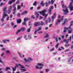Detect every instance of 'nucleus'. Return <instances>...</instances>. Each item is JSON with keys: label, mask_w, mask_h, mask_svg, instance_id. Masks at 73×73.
I'll return each instance as SVG.
<instances>
[{"label": "nucleus", "mask_w": 73, "mask_h": 73, "mask_svg": "<svg viewBox=\"0 0 73 73\" xmlns=\"http://www.w3.org/2000/svg\"><path fill=\"white\" fill-rule=\"evenodd\" d=\"M70 25L69 26V27H71L72 26H73V21H71L70 22Z\"/></svg>", "instance_id": "nucleus-15"}, {"label": "nucleus", "mask_w": 73, "mask_h": 73, "mask_svg": "<svg viewBox=\"0 0 73 73\" xmlns=\"http://www.w3.org/2000/svg\"><path fill=\"white\" fill-rule=\"evenodd\" d=\"M69 51V49H66L65 50V52H68V51Z\"/></svg>", "instance_id": "nucleus-56"}, {"label": "nucleus", "mask_w": 73, "mask_h": 73, "mask_svg": "<svg viewBox=\"0 0 73 73\" xmlns=\"http://www.w3.org/2000/svg\"><path fill=\"white\" fill-rule=\"evenodd\" d=\"M15 1H16V0H12L8 2V4L11 5L12 4V3L15 2Z\"/></svg>", "instance_id": "nucleus-12"}, {"label": "nucleus", "mask_w": 73, "mask_h": 73, "mask_svg": "<svg viewBox=\"0 0 73 73\" xmlns=\"http://www.w3.org/2000/svg\"><path fill=\"white\" fill-rule=\"evenodd\" d=\"M32 25V23H31V21H29V26H31Z\"/></svg>", "instance_id": "nucleus-44"}, {"label": "nucleus", "mask_w": 73, "mask_h": 73, "mask_svg": "<svg viewBox=\"0 0 73 73\" xmlns=\"http://www.w3.org/2000/svg\"><path fill=\"white\" fill-rule=\"evenodd\" d=\"M34 25L35 27H37V26H38V25H40V23L39 22L35 23L34 24Z\"/></svg>", "instance_id": "nucleus-10"}, {"label": "nucleus", "mask_w": 73, "mask_h": 73, "mask_svg": "<svg viewBox=\"0 0 73 73\" xmlns=\"http://www.w3.org/2000/svg\"><path fill=\"white\" fill-rule=\"evenodd\" d=\"M24 38H25V39L26 40H28V38H27V35H25L24 36Z\"/></svg>", "instance_id": "nucleus-35"}, {"label": "nucleus", "mask_w": 73, "mask_h": 73, "mask_svg": "<svg viewBox=\"0 0 73 73\" xmlns=\"http://www.w3.org/2000/svg\"><path fill=\"white\" fill-rule=\"evenodd\" d=\"M38 33L39 34H41V33H43V31H40L39 32H38Z\"/></svg>", "instance_id": "nucleus-47"}, {"label": "nucleus", "mask_w": 73, "mask_h": 73, "mask_svg": "<svg viewBox=\"0 0 73 73\" xmlns=\"http://www.w3.org/2000/svg\"><path fill=\"white\" fill-rule=\"evenodd\" d=\"M54 50V48H52L51 50H50V51H53Z\"/></svg>", "instance_id": "nucleus-48"}, {"label": "nucleus", "mask_w": 73, "mask_h": 73, "mask_svg": "<svg viewBox=\"0 0 73 73\" xmlns=\"http://www.w3.org/2000/svg\"><path fill=\"white\" fill-rule=\"evenodd\" d=\"M0 63H3V62L1 60V57H0Z\"/></svg>", "instance_id": "nucleus-54"}, {"label": "nucleus", "mask_w": 73, "mask_h": 73, "mask_svg": "<svg viewBox=\"0 0 73 73\" xmlns=\"http://www.w3.org/2000/svg\"><path fill=\"white\" fill-rule=\"evenodd\" d=\"M40 4L43 6H44L45 5V4H44V3H43V1H42L41 2Z\"/></svg>", "instance_id": "nucleus-31"}, {"label": "nucleus", "mask_w": 73, "mask_h": 73, "mask_svg": "<svg viewBox=\"0 0 73 73\" xmlns=\"http://www.w3.org/2000/svg\"><path fill=\"white\" fill-rule=\"evenodd\" d=\"M48 23V20L45 21L44 23V24H45V25L46 24H47Z\"/></svg>", "instance_id": "nucleus-45"}, {"label": "nucleus", "mask_w": 73, "mask_h": 73, "mask_svg": "<svg viewBox=\"0 0 73 73\" xmlns=\"http://www.w3.org/2000/svg\"><path fill=\"white\" fill-rule=\"evenodd\" d=\"M38 16H39V14L37 12L36 13V18H38Z\"/></svg>", "instance_id": "nucleus-22"}, {"label": "nucleus", "mask_w": 73, "mask_h": 73, "mask_svg": "<svg viewBox=\"0 0 73 73\" xmlns=\"http://www.w3.org/2000/svg\"><path fill=\"white\" fill-rule=\"evenodd\" d=\"M12 9V7L11 6H10V8L9 9V10H11V9Z\"/></svg>", "instance_id": "nucleus-60"}, {"label": "nucleus", "mask_w": 73, "mask_h": 73, "mask_svg": "<svg viewBox=\"0 0 73 73\" xmlns=\"http://www.w3.org/2000/svg\"><path fill=\"white\" fill-rule=\"evenodd\" d=\"M16 10V7H15L14 8L13 11H15Z\"/></svg>", "instance_id": "nucleus-61"}, {"label": "nucleus", "mask_w": 73, "mask_h": 73, "mask_svg": "<svg viewBox=\"0 0 73 73\" xmlns=\"http://www.w3.org/2000/svg\"><path fill=\"white\" fill-rule=\"evenodd\" d=\"M19 56L21 57H24V55H20Z\"/></svg>", "instance_id": "nucleus-62"}, {"label": "nucleus", "mask_w": 73, "mask_h": 73, "mask_svg": "<svg viewBox=\"0 0 73 73\" xmlns=\"http://www.w3.org/2000/svg\"><path fill=\"white\" fill-rule=\"evenodd\" d=\"M61 3L62 4V7L63 9L62 10L64 13V15H66L69 13V11H68V9L67 8H66L65 9H64L65 8H66V5H64V3L63 2V1H61Z\"/></svg>", "instance_id": "nucleus-1"}, {"label": "nucleus", "mask_w": 73, "mask_h": 73, "mask_svg": "<svg viewBox=\"0 0 73 73\" xmlns=\"http://www.w3.org/2000/svg\"><path fill=\"white\" fill-rule=\"evenodd\" d=\"M61 37H62V39H63V38H64V35H62L61 36Z\"/></svg>", "instance_id": "nucleus-63"}, {"label": "nucleus", "mask_w": 73, "mask_h": 73, "mask_svg": "<svg viewBox=\"0 0 73 73\" xmlns=\"http://www.w3.org/2000/svg\"><path fill=\"white\" fill-rule=\"evenodd\" d=\"M28 37L29 38H32V34H29V36H28Z\"/></svg>", "instance_id": "nucleus-29"}, {"label": "nucleus", "mask_w": 73, "mask_h": 73, "mask_svg": "<svg viewBox=\"0 0 73 73\" xmlns=\"http://www.w3.org/2000/svg\"><path fill=\"white\" fill-rule=\"evenodd\" d=\"M17 16L18 17H20V13H19L17 14Z\"/></svg>", "instance_id": "nucleus-58"}, {"label": "nucleus", "mask_w": 73, "mask_h": 73, "mask_svg": "<svg viewBox=\"0 0 73 73\" xmlns=\"http://www.w3.org/2000/svg\"><path fill=\"white\" fill-rule=\"evenodd\" d=\"M58 61H60V57L58 58Z\"/></svg>", "instance_id": "nucleus-64"}, {"label": "nucleus", "mask_w": 73, "mask_h": 73, "mask_svg": "<svg viewBox=\"0 0 73 73\" xmlns=\"http://www.w3.org/2000/svg\"><path fill=\"white\" fill-rule=\"evenodd\" d=\"M28 18H25L24 19V21L26 22V21H28Z\"/></svg>", "instance_id": "nucleus-25"}, {"label": "nucleus", "mask_w": 73, "mask_h": 73, "mask_svg": "<svg viewBox=\"0 0 73 73\" xmlns=\"http://www.w3.org/2000/svg\"><path fill=\"white\" fill-rule=\"evenodd\" d=\"M11 13V10H9L8 11H7V13L8 14H9Z\"/></svg>", "instance_id": "nucleus-49"}, {"label": "nucleus", "mask_w": 73, "mask_h": 73, "mask_svg": "<svg viewBox=\"0 0 73 73\" xmlns=\"http://www.w3.org/2000/svg\"><path fill=\"white\" fill-rule=\"evenodd\" d=\"M63 17H64V16H62V18L60 19H58L57 20V22H56L55 24L56 25H57V24H58V23H60V22L62 21L63 20Z\"/></svg>", "instance_id": "nucleus-4"}, {"label": "nucleus", "mask_w": 73, "mask_h": 73, "mask_svg": "<svg viewBox=\"0 0 73 73\" xmlns=\"http://www.w3.org/2000/svg\"><path fill=\"white\" fill-rule=\"evenodd\" d=\"M31 30V28H29V29L27 30V32H30V31Z\"/></svg>", "instance_id": "nucleus-53"}, {"label": "nucleus", "mask_w": 73, "mask_h": 73, "mask_svg": "<svg viewBox=\"0 0 73 73\" xmlns=\"http://www.w3.org/2000/svg\"><path fill=\"white\" fill-rule=\"evenodd\" d=\"M10 40L9 39H5L2 40V42L4 44H7V42H9Z\"/></svg>", "instance_id": "nucleus-7"}, {"label": "nucleus", "mask_w": 73, "mask_h": 73, "mask_svg": "<svg viewBox=\"0 0 73 73\" xmlns=\"http://www.w3.org/2000/svg\"><path fill=\"white\" fill-rule=\"evenodd\" d=\"M53 9V6H50L49 10V14H51V11H52V9Z\"/></svg>", "instance_id": "nucleus-8"}, {"label": "nucleus", "mask_w": 73, "mask_h": 73, "mask_svg": "<svg viewBox=\"0 0 73 73\" xmlns=\"http://www.w3.org/2000/svg\"><path fill=\"white\" fill-rule=\"evenodd\" d=\"M67 21H68V19H64V22L63 23V25H64L67 22Z\"/></svg>", "instance_id": "nucleus-13"}, {"label": "nucleus", "mask_w": 73, "mask_h": 73, "mask_svg": "<svg viewBox=\"0 0 73 73\" xmlns=\"http://www.w3.org/2000/svg\"><path fill=\"white\" fill-rule=\"evenodd\" d=\"M55 1V0H51V4L52 5H53L54 3V2Z\"/></svg>", "instance_id": "nucleus-20"}, {"label": "nucleus", "mask_w": 73, "mask_h": 73, "mask_svg": "<svg viewBox=\"0 0 73 73\" xmlns=\"http://www.w3.org/2000/svg\"><path fill=\"white\" fill-rule=\"evenodd\" d=\"M22 37H23V36H21V37L17 38V41H19V40H20L21 39V38H22Z\"/></svg>", "instance_id": "nucleus-27"}, {"label": "nucleus", "mask_w": 73, "mask_h": 73, "mask_svg": "<svg viewBox=\"0 0 73 73\" xmlns=\"http://www.w3.org/2000/svg\"><path fill=\"white\" fill-rule=\"evenodd\" d=\"M27 11H25L23 12L22 13V15H25V14H26L27 13Z\"/></svg>", "instance_id": "nucleus-33"}, {"label": "nucleus", "mask_w": 73, "mask_h": 73, "mask_svg": "<svg viewBox=\"0 0 73 73\" xmlns=\"http://www.w3.org/2000/svg\"><path fill=\"white\" fill-rule=\"evenodd\" d=\"M45 25V23H44L42 21H41V23H40V25Z\"/></svg>", "instance_id": "nucleus-14"}, {"label": "nucleus", "mask_w": 73, "mask_h": 73, "mask_svg": "<svg viewBox=\"0 0 73 73\" xmlns=\"http://www.w3.org/2000/svg\"><path fill=\"white\" fill-rule=\"evenodd\" d=\"M21 22V19H19L17 21V23L18 24L19 23H20Z\"/></svg>", "instance_id": "nucleus-17"}, {"label": "nucleus", "mask_w": 73, "mask_h": 73, "mask_svg": "<svg viewBox=\"0 0 73 73\" xmlns=\"http://www.w3.org/2000/svg\"><path fill=\"white\" fill-rule=\"evenodd\" d=\"M31 18H32V19H35V17H34V16L32 15L31 16Z\"/></svg>", "instance_id": "nucleus-52"}, {"label": "nucleus", "mask_w": 73, "mask_h": 73, "mask_svg": "<svg viewBox=\"0 0 73 73\" xmlns=\"http://www.w3.org/2000/svg\"><path fill=\"white\" fill-rule=\"evenodd\" d=\"M59 45V44L58 43H57V44L55 46V48H58V46Z\"/></svg>", "instance_id": "nucleus-42"}, {"label": "nucleus", "mask_w": 73, "mask_h": 73, "mask_svg": "<svg viewBox=\"0 0 73 73\" xmlns=\"http://www.w3.org/2000/svg\"><path fill=\"white\" fill-rule=\"evenodd\" d=\"M21 31H24L25 30V28L22 27L21 29Z\"/></svg>", "instance_id": "nucleus-30"}, {"label": "nucleus", "mask_w": 73, "mask_h": 73, "mask_svg": "<svg viewBox=\"0 0 73 73\" xmlns=\"http://www.w3.org/2000/svg\"><path fill=\"white\" fill-rule=\"evenodd\" d=\"M7 9V7H4L3 8L2 11H3L4 13H5Z\"/></svg>", "instance_id": "nucleus-11"}, {"label": "nucleus", "mask_w": 73, "mask_h": 73, "mask_svg": "<svg viewBox=\"0 0 73 73\" xmlns=\"http://www.w3.org/2000/svg\"><path fill=\"white\" fill-rule=\"evenodd\" d=\"M36 69H42V67H39L37 66H36Z\"/></svg>", "instance_id": "nucleus-23"}, {"label": "nucleus", "mask_w": 73, "mask_h": 73, "mask_svg": "<svg viewBox=\"0 0 73 73\" xmlns=\"http://www.w3.org/2000/svg\"><path fill=\"white\" fill-rule=\"evenodd\" d=\"M7 49L5 48H3L1 49V50H3V51H5V50H6Z\"/></svg>", "instance_id": "nucleus-43"}, {"label": "nucleus", "mask_w": 73, "mask_h": 73, "mask_svg": "<svg viewBox=\"0 0 73 73\" xmlns=\"http://www.w3.org/2000/svg\"><path fill=\"white\" fill-rule=\"evenodd\" d=\"M18 66H17V64H15V66L14 68H12V69L13 70V71L14 72V71H15L16 70V68Z\"/></svg>", "instance_id": "nucleus-9"}, {"label": "nucleus", "mask_w": 73, "mask_h": 73, "mask_svg": "<svg viewBox=\"0 0 73 73\" xmlns=\"http://www.w3.org/2000/svg\"><path fill=\"white\" fill-rule=\"evenodd\" d=\"M18 65L19 66H21V68H24V66L21 65L20 64H18Z\"/></svg>", "instance_id": "nucleus-19"}, {"label": "nucleus", "mask_w": 73, "mask_h": 73, "mask_svg": "<svg viewBox=\"0 0 73 73\" xmlns=\"http://www.w3.org/2000/svg\"><path fill=\"white\" fill-rule=\"evenodd\" d=\"M19 0H18V1H17L16 2V4H19Z\"/></svg>", "instance_id": "nucleus-55"}, {"label": "nucleus", "mask_w": 73, "mask_h": 73, "mask_svg": "<svg viewBox=\"0 0 73 73\" xmlns=\"http://www.w3.org/2000/svg\"><path fill=\"white\" fill-rule=\"evenodd\" d=\"M37 4V2L35 1L33 3V5H36Z\"/></svg>", "instance_id": "nucleus-39"}, {"label": "nucleus", "mask_w": 73, "mask_h": 73, "mask_svg": "<svg viewBox=\"0 0 73 73\" xmlns=\"http://www.w3.org/2000/svg\"><path fill=\"white\" fill-rule=\"evenodd\" d=\"M24 60L25 62H29L30 61H31L32 60V58H29L28 59L25 58Z\"/></svg>", "instance_id": "nucleus-6"}, {"label": "nucleus", "mask_w": 73, "mask_h": 73, "mask_svg": "<svg viewBox=\"0 0 73 73\" xmlns=\"http://www.w3.org/2000/svg\"><path fill=\"white\" fill-rule=\"evenodd\" d=\"M48 23H50L51 22V20H50V18L48 17V19L47 20Z\"/></svg>", "instance_id": "nucleus-34"}, {"label": "nucleus", "mask_w": 73, "mask_h": 73, "mask_svg": "<svg viewBox=\"0 0 73 73\" xmlns=\"http://www.w3.org/2000/svg\"><path fill=\"white\" fill-rule=\"evenodd\" d=\"M5 5V3L3 2H1L0 4V7H1L3 5Z\"/></svg>", "instance_id": "nucleus-21"}, {"label": "nucleus", "mask_w": 73, "mask_h": 73, "mask_svg": "<svg viewBox=\"0 0 73 73\" xmlns=\"http://www.w3.org/2000/svg\"><path fill=\"white\" fill-rule=\"evenodd\" d=\"M21 70H23V72H25V71H26V70L25 69H21Z\"/></svg>", "instance_id": "nucleus-51"}, {"label": "nucleus", "mask_w": 73, "mask_h": 73, "mask_svg": "<svg viewBox=\"0 0 73 73\" xmlns=\"http://www.w3.org/2000/svg\"><path fill=\"white\" fill-rule=\"evenodd\" d=\"M10 69L11 68L9 67H6L5 68V70H6V71H7V70H10Z\"/></svg>", "instance_id": "nucleus-24"}, {"label": "nucleus", "mask_w": 73, "mask_h": 73, "mask_svg": "<svg viewBox=\"0 0 73 73\" xmlns=\"http://www.w3.org/2000/svg\"><path fill=\"white\" fill-rule=\"evenodd\" d=\"M7 16L8 17V15L7 14L4 13L3 14V17H4L5 18V17Z\"/></svg>", "instance_id": "nucleus-16"}, {"label": "nucleus", "mask_w": 73, "mask_h": 73, "mask_svg": "<svg viewBox=\"0 0 73 73\" xmlns=\"http://www.w3.org/2000/svg\"><path fill=\"white\" fill-rule=\"evenodd\" d=\"M49 37V35L48 34H46V35L44 36L45 38H47V37Z\"/></svg>", "instance_id": "nucleus-46"}, {"label": "nucleus", "mask_w": 73, "mask_h": 73, "mask_svg": "<svg viewBox=\"0 0 73 73\" xmlns=\"http://www.w3.org/2000/svg\"><path fill=\"white\" fill-rule=\"evenodd\" d=\"M20 6L21 7H24V3L23 2H21V3Z\"/></svg>", "instance_id": "nucleus-32"}, {"label": "nucleus", "mask_w": 73, "mask_h": 73, "mask_svg": "<svg viewBox=\"0 0 73 73\" xmlns=\"http://www.w3.org/2000/svg\"><path fill=\"white\" fill-rule=\"evenodd\" d=\"M37 65L38 66H43V65L41 63H38Z\"/></svg>", "instance_id": "nucleus-28"}, {"label": "nucleus", "mask_w": 73, "mask_h": 73, "mask_svg": "<svg viewBox=\"0 0 73 73\" xmlns=\"http://www.w3.org/2000/svg\"><path fill=\"white\" fill-rule=\"evenodd\" d=\"M52 24H50L49 25V28H50L51 27H52Z\"/></svg>", "instance_id": "nucleus-57"}, {"label": "nucleus", "mask_w": 73, "mask_h": 73, "mask_svg": "<svg viewBox=\"0 0 73 73\" xmlns=\"http://www.w3.org/2000/svg\"><path fill=\"white\" fill-rule=\"evenodd\" d=\"M17 10H19V9H21V6L19 5H18L17 6Z\"/></svg>", "instance_id": "nucleus-18"}, {"label": "nucleus", "mask_w": 73, "mask_h": 73, "mask_svg": "<svg viewBox=\"0 0 73 73\" xmlns=\"http://www.w3.org/2000/svg\"><path fill=\"white\" fill-rule=\"evenodd\" d=\"M41 27H39L38 28V29L37 30H36V31H39L41 30Z\"/></svg>", "instance_id": "nucleus-37"}, {"label": "nucleus", "mask_w": 73, "mask_h": 73, "mask_svg": "<svg viewBox=\"0 0 73 73\" xmlns=\"http://www.w3.org/2000/svg\"><path fill=\"white\" fill-rule=\"evenodd\" d=\"M16 57H14L13 58V60H15L16 61H17V62H19V60H16Z\"/></svg>", "instance_id": "nucleus-41"}, {"label": "nucleus", "mask_w": 73, "mask_h": 73, "mask_svg": "<svg viewBox=\"0 0 73 73\" xmlns=\"http://www.w3.org/2000/svg\"><path fill=\"white\" fill-rule=\"evenodd\" d=\"M17 53H18V54H19V55H22V54H23L21 53H20L19 52H18Z\"/></svg>", "instance_id": "nucleus-50"}, {"label": "nucleus", "mask_w": 73, "mask_h": 73, "mask_svg": "<svg viewBox=\"0 0 73 73\" xmlns=\"http://www.w3.org/2000/svg\"><path fill=\"white\" fill-rule=\"evenodd\" d=\"M6 53H8V54H9L10 53V51H9V50H7L6 51Z\"/></svg>", "instance_id": "nucleus-40"}, {"label": "nucleus", "mask_w": 73, "mask_h": 73, "mask_svg": "<svg viewBox=\"0 0 73 73\" xmlns=\"http://www.w3.org/2000/svg\"><path fill=\"white\" fill-rule=\"evenodd\" d=\"M23 24L24 25H27V22L24 21L23 23Z\"/></svg>", "instance_id": "nucleus-36"}, {"label": "nucleus", "mask_w": 73, "mask_h": 73, "mask_svg": "<svg viewBox=\"0 0 73 73\" xmlns=\"http://www.w3.org/2000/svg\"><path fill=\"white\" fill-rule=\"evenodd\" d=\"M21 29L20 30H19L17 31V32L16 34V35H17V34H18V33H19V32H20V31H21Z\"/></svg>", "instance_id": "nucleus-38"}, {"label": "nucleus", "mask_w": 73, "mask_h": 73, "mask_svg": "<svg viewBox=\"0 0 73 73\" xmlns=\"http://www.w3.org/2000/svg\"><path fill=\"white\" fill-rule=\"evenodd\" d=\"M70 45L69 44H68V45H66L65 44V47H68V46H69Z\"/></svg>", "instance_id": "nucleus-59"}, {"label": "nucleus", "mask_w": 73, "mask_h": 73, "mask_svg": "<svg viewBox=\"0 0 73 73\" xmlns=\"http://www.w3.org/2000/svg\"><path fill=\"white\" fill-rule=\"evenodd\" d=\"M56 13H54L53 16L51 17L52 22L53 23L54 21V19L56 18Z\"/></svg>", "instance_id": "nucleus-3"}, {"label": "nucleus", "mask_w": 73, "mask_h": 73, "mask_svg": "<svg viewBox=\"0 0 73 73\" xmlns=\"http://www.w3.org/2000/svg\"><path fill=\"white\" fill-rule=\"evenodd\" d=\"M72 3L70 2L69 6V8L70 11H73V6L72 5Z\"/></svg>", "instance_id": "nucleus-5"}, {"label": "nucleus", "mask_w": 73, "mask_h": 73, "mask_svg": "<svg viewBox=\"0 0 73 73\" xmlns=\"http://www.w3.org/2000/svg\"><path fill=\"white\" fill-rule=\"evenodd\" d=\"M5 18V17H3L1 19V21L3 22V21H4V19Z\"/></svg>", "instance_id": "nucleus-26"}, {"label": "nucleus", "mask_w": 73, "mask_h": 73, "mask_svg": "<svg viewBox=\"0 0 73 73\" xmlns=\"http://www.w3.org/2000/svg\"><path fill=\"white\" fill-rule=\"evenodd\" d=\"M46 12H47L46 10L44 9L42 11L39 12V13L40 14V15H42L43 16H44V18L45 19H46V17H47V16H48V14H46L45 13Z\"/></svg>", "instance_id": "nucleus-2"}]
</instances>
